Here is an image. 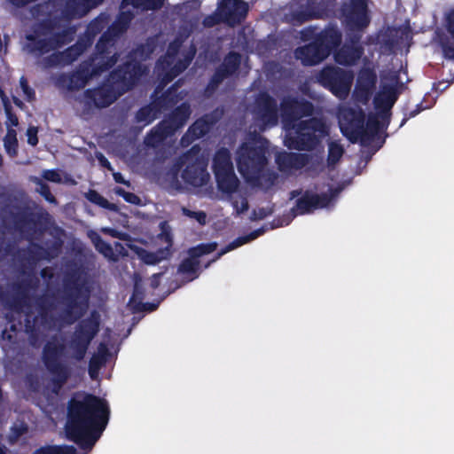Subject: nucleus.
I'll return each instance as SVG.
<instances>
[{"mask_svg":"<svg viewBox=\"0 0 454 454\" xmlns=\"http://www.w3.org/2000/svg\"><path fill=\"white\" fill-rule=\"evenodd\" d=\"M91 290L85 280H81L76 273L67 274L62 282V289L58 295V302L62 307L59 318L66 325L79 321L70 340L73 357L82 361L89 346L99 332L100 316L93 310L82 318L90 306Z\"/></svg>","mask_w":454,"mask_h":454,"instance_id":"nucleus-1","label":"nucleus"},{"mask_svg":"<svg viewBox=\"0 0 454 454\" xmlns=\"http://www.w3.org/2000/svg\"><path fill=\"white\" fill-rule=\"evenodd\" d=\"M109 418L106 400L89 393L74 395L67 403V437L80 449L90 450L105 431Z\"/></svg>","mask_w":454,"mask_h":454,"instance_id":"nucleus-2","label":"nucleus"},{"mask_svg":"<svg viewBox=\"0 0 454 454\" xmlns=\"http://www.w3.org/2000/svg\"><path fill=\"white\" fill-rule=\"evenodd\" d=\"M139 74L140 66L124 62L110 72L105 82L96 88L85 90L79 101L87 111L107 107L138 83Z\"/></svg>","mask_w":454,"mask_h":454,"instance_id":"nucleus-3","label":"nucleus"},{"mask_svg":"<svg viewBox=\"0 0 454 454\" xmlns=\"http://www.w3.org/2000/svg\"><path fill=\"white\" fill-rule=\"evenodd\" d=\"M368 1L350 0L349 7L342 10L348 32L345 43L333 52L335 62L340 66H356L364 53L363 33L371 23Z\"/></svg>","mask_w":454,"mask_h":454,"instance_id":"nucleus-4","label":"nucleus"},{"mask_svg":"<svg viewBox=\"0 0 454 454\" xmlns=\"http://www.w3.org/2000/svg\"><path fill=\"white\" fill-rule=\"evenodd\" d=\"M67 347L58 335H52L43 345L41 360L51 375V391L59 394L64 385L71 378L72 371L62 358L66 356Z\"/></svg>","mask_w":454,"mask_h":454,"instance_id":"nucleus-5","label":"nucleus"},{"mask_svg":"<svg viewBox=\"0 0 454 454\" xmlns=\"http://www.w3.org/2000/svg\"><path fill=\"white\" fill-rule=\"evenodd\" d=\"M104 0H46L31 8L34 16H59L67 21L85 16Z\"/></svg>","mask_w":454,"mask_h":454,"instance_id":"nucleus-6","label":"nucleus"},{"mask_svg":"<svg viewBox=\"0 0 454 454\" xmlns=\"http://www.w3.org/2000/svg\"><path fill=\"white\" fill-rule=\"evenodd\" d=\"M268 141L243 143L237 150V168L245 180L258 177L260 170L268 165Z\"/></svg>","mask_w":454,"mask_h":454,"instance_id":"nucleus-7","label":"nucleus"},{"mask_svg":"<svg viewBox=\"0 0 454 454\" xmlns=\"http://www.w3.org/2000/svg\"><path fill=\"white\" fill-rule=\"evenodd\" d=\"M191 114L190 104L183 102L150 130L145 138V144L153 148L159 146L168 137L182 129L188 121Z\"/></svg>","mask_w":454,"mask_h":454,"instance_id":"nucleus-8","label":"nucleus"},{"mask_svg":"<svg viewBox=\"0 0 454 454\" xmlns=\"http://www.w3.org/2000/svg\"><path fill=\"white\" fill-rule=\"evenodd\" d=\"M199 151L198 145L192 146L180 156L176 163L177 170L186 164L181 176L185 184L193 187H201L209 180V174L207 170V164L202 157L198 155Z\"/></svg>","mask_w":454,"mask_h":454,"instance_id":"nucleus-9","label":"nucleus"},{"mask_svg":"<svg viewBox=\"0 0 454 454\" xmlns=\"http://www.w3.org/2000/svg\"><path fill=\"white\" fill-rule=\"evenodd\" d=\"M353 79L351 71L332 65L323 67L317 74V82L340 99L348 96Z\"/></svg>","mask_w":454,"mask_h":454,"instance_id":"nucleus-10","label":"nucleus"},{"mask_svg":"<svg viewBox=\"0 0 454 454\" xmlns=\"http://www.w3.org/2000/svg\"><path fill=\"white\" fill-rule=\"evenodd\" d=\"M116 64V56L112 57L99 65H91V69L82 68L71 74H60L56 79V85L59 88L66 89L68 91H75L86 86L89 80L109 70Z\"/></svg>","mask_w":454,"mask_h":454,"instance_id":"nucleus-11","label":"nucleus"},{"mask_svg":"<svg viewBox=\"0 0 454 454\" xmlns=\"http://www.w3.org/2000/svg\"><path fill=\"white\" fill-rule=\"evenodd\" d=\"M242 63V55L235 51H229L222 63L215 67L207 84L204 89V96L212 97L224 80L238 75Z\"/></svg>","mask_w":454,"mask_h":454,"instance_id":"nucleus-12","label":"nucleus"},{"mask_svg":"<svg viewBox=\"0 0 454 454\" xmlns=\"http://www.w3.org/2000/svg\"><path fill=\"white\" fill-rule=\"evenodd\" d=\"M280 115L286 125H294L303 117H310L315 106L310 101L295 96H285L279 106Z\"/></svg>","mask_w":454,"mask_h":454,"instance_id":"nucleus-13","label":"nucleus"},{"mask_svg":"<svg viewBox=\"0 0 454 454\" xmlns=\"http://www.w3.org/2000/svg\"><path fill=\"white\" fill-rule=\"evenodd\" d=\"M365 116L362 110L344 108L340 114V128L342 135L352 144L357 143L364 132Z\"/></svg>","mask_w":454,"mask_h":454,"instance_id":"nucleus-14","label":"nucleus"},{"mask_svg":"<svg viewBox=\"0 0 454 454\" xmlns=\"http://www.w3.org/2000/svg\"><path fill=\"white\" fill-rule=\"evenodd\" d=\"M254 114L264 127H273L278 122L277 100L267 91H260L254 100Z\"/></svg>","mask_w":454,"mask_h":454,"instance_id":"nucleus-15","label":"nucleus"},{"mask_svg":"<svg viewBox=\"0 0 454 454\" xmlns=\"http://www.w3.org/2000/svg\"><path fill=\"white\" fill-rule=\"evenodd\" d=\"M217 7L223 23L230 27H235L243 22L249 11L247 3L243 0H221Z\"/></svg>","mask_w":454,"mask_h":454,"instance_id":"nucleus-16","label":"nucleus"},{"mask_svg":"<svg viewBox=\"0 0 454 454\" xmlns=\"http://www.w3.org/2000/svg\"><path fill=\"white\" fill-rule=\"evenodd\" d=\"M332 200V195L323 192L314 193L305 191L303 195L297 199L295 206L292 208L294 215L312 213L315 209L326 207Z\"/></svg>","mask_w":454,"mask_h":454,"instance_id":"nucleus-17","label":"nucleus"},{"mask_svg":"<svg viewBox=\"0 0 454 454\" xmlns=\"http://www.w3.org/2000/svg\"><path fill=\"white\" fill-rule=\"evenodd\" d=\"M310 160L309 154L286 151L278 153L275 157L278 170L284 174H291L293 171L303 168Z\"/></svg>","mask_w":454,"mask_h":454,"instance_id":"nucleus-18","label":"nucleus"},{"mask_svg":"<svg viewBox=\"0 0 454 454\" xmlns=\"http://www.w3.org/2000/svg\"><path fill=\"white\" fill-rule=\"evenodd\" d=\"M47 215L35 214L32 211H23L14 217V223L18 229H27L29 234H43L46 231Z\"/></svg>","mask_w":454,"mask_h":454,"instance_id":"nucleus-19","label":"nucleus"},{"mask_svg":"<svg viewBox=\"0 0 454 454\" xmlns=\"http://www.w3.org/2000/svg\"><path fill=\"white\" fill-rule=\"evenodd\" d=\"M294 57L301 60L303 66L312 67L324 61L328 55L327 51L313 39L309 43L296 48Z\"/></svg>","mask_w":454,"mask_h":454,"instance_id":"nucleus-20","label":"nucleus"},{"mask_svg":"<svg viewBox=\"0 0 454 454\" xmlns=\"http://www.w3.org/2000/svg\"><path fill=\"white\" fill-rule=\"evenodd\" d=\"M397 100L396 90L390 86L382 92H379L373 98L374 108L377 114L384 122L385 128H387L390 122L391 109Z\"/></svg>","mask_w":454,"mask_h":454,"instance_id":"nucleus-21","label":"nucleus"},{"mask_svg":"<svg viewBox=\"0 0 454 454\" xmlns=\"http://www.w3.org/2000/svg\"><path fill=\"white\" fill-rule=\"evenodd\" d=\"M116 41L117 39L114 36L104 32L95 45V52L90 57L91 65H99L114 56H116L117 63L120 59V53L114 51Z\"/></svg>","mask_w":454,"mask_h":454,"instance_id":"nucleus-22","label":"nucleus"},{"mask_svg":"<svg viewBox=\"0 0 454 454\" xmlns=\"http://www.w3.org/2000/svg\"><path fill=\"white\" fill-rule=\"evenodd\" d=\"M157 48V40L154 37H148L145 43L138 44L136 48L131 50L125 62H130L140 66L139 79L147 71L145 66L141 61H145L150 59L151 55L155 51Z\"/></svg>","mask_w":454,"mask_h":454,"instance_id":"nucleus-23","label":"nucleus"},{"mask_svg":"<svg viewBox=\"0 0 454 454\" xmlns=\"http://www.w3.org/2000/svg\"><path fill=\"white\" fill-rule=\"evenodd\" d=\"M319 143L318 137L314 133L307 132L303 129H299L296 125L294 136L286 138V145L290 149L298 151H312Z\"/></svg>","mask_w":454,"mask_h":454,"instance_id":"nucleus-24","label":"nucleus"},{"mask_svg":"<svg viewBox=\"0 0 454 454\" xmlns=\"http://www.w3.org/2000/svg\"><path fill=\"white\" fill-rule=\"evenodd\" d=\"M37 285L38 280H33L31 278H26L13 284L12 289L15 291V295L10 301H6L7 306L15 311H20L23 306L27 304L28 291L37 287Z\"/></svg>","mask_w":454,"mask_h":454,"instance_id":"nucleus-25","label":"nucleus"},{"mask_svg":"<svg viewBox=\"0 0 454 454\" xmlns=\"http://www.w3.org/2000/svg\"><path fill=\"white\" fill-rule=\"evenodd\" d=\"M314 39L330 56L340 45L342 34L336 25H329L318 33Z\"/></svg>","mask_w":454,"mask_h":454,"instance_id":"nucleus-26","label":"nucleus"},{"mask_svg":"<svg viewBox=\"0 0 454 454\" xmlns=\"http://www.w3.org/2000/svg\"><path fill=\"white\" fill-rule=\"evenodd\" d=\"M37 308V316H35L32 321L36 324L39 320V325L46 329H52L57 322V318L51 313L54 309V304L50 301L46 296H40L35 301Z\"/></svg>","mask_w":454,"mask_h":454,"instance_id":"nucleus-27","label":"nucleus"},{"mask_svg":"<svg viewBox=\"0 0 454 454\" xmlns=\"http://www.w3.org/2000/svg\"><path fill=\"white\" fill-rule=\"evenodd\" d=\"M179 87V82H176L160 96L154 98V107L160 112L173 108L182 99V97L178 92Z\"/></svg>","mask_w":454,"mask_h":454,"instance_id":"nucleus-28","label":"nucleus"},{"mask_svg":"<svg viewBox=\"0 0 454 454\" xmlns=\"http://www.w3.org/2000/svg\"><path fill=\"white\" fill-rule=\"evenodd\" d=\"M38 30H35L33 34L26 35L27 43L26 45L27 51L35 56H43L53 51V46L50 36L47 38H41Z\"/></svg>","mask_w":454,"mask_h":454,"instance_id":"nucleus-29","label":"nucleus"},{"mask_svg":"<svg viewBox=\"0 0 454 454\" xmlns=\"http://www.w3.org/2000/svg\"><path fill=\"white\" fill-rule=\"evenodd\" d=\"M132 250L146 265H156L172 255V251H169L168 247H160L155 252H151L145 248L135 246L132 247Z\"/></svg>","mask_w":454,"mask_h":454,"instance_id":"nucleus-30","label":"nucleus"},{"mask_svg":"<svg viewBox=\"0 0 454 454\" xmlns=\"http://www.w3.org/2000/svg\"><path fill=\"white\" fill-rule=\"evenodd\" d=\"M265 232V229L263 227H261L259 229H256L253 231H251L249 234L247 235H245V236H239L238 237L237 239H235L233 241H231V243H229L227 246H225L223 248H222L216 254L215 256L210 260L206 265H205V268H207L210 266L211 263L216 262L217 260H219L223 254H225L226 253L242 246V245H245L255 239H257L258 237H260L261 235H262L263 233Z\"/></svg>","mask_w":454,"mask_h":454,"instance_id":"nucleus-31","label":"nucleus"},{"mask_svg":"<svg viewBox=\"0 0 454 454\" xmlns=\"http://www.w3.org/2000/svg\"><path fill=\"white\" fill-rule=\"evenodd\" d=\"M265 232V229L263 227H261L259 229H256L253 231H251L249 234L247 235H245V236H239L238 237L237 239H235L233 241H231V243H229L227 246H225L223 248H222L216 254L215 256L210 260L206 265H205V268H207L210 266L211 263L216 262L217 260H219L223 254H225L226 253L242 246V245H245L255 239H257L258 237H260L261 235H262L263 233Z\"/></svg>","mask_w":454,"mask_h":454,"instance_id":"nucleus-32","label":"nucleus"},{"mask_svg":"<svg viewBox=\"0 0 454 454\" xmlns=\"http://www.w3.org/2000/svg\"><path fill=\"white\" fill-rule=\"evenodd\" d=\"M217 188L223 193L235 192L239 185L234 168L215 174Z\"/></svg>","mask_w":454,"mask_h":454,"instance_id":"nucleus-33","label":"nucleus"},{"mask_svg":"<svg viewBox=\"0 0 454 454\" xmlns=\"http://www.w3.org/2000/svg\"><path fill=\"white\" fill-rule=\"evenodd\" d=\"M379 116L376 114H370L366 121V126L364 128V132L361 134V137L359 139L361 145H368L372 140L376 137L380 138L379 133L381 129L385 128V123L381 124L379 121Z\"/></svg>","mask_w":454,"mask_h":454,"instance_id":"nucleus-34","label":"nucleus"},{"mask_svg":"<svg viewBox=\"0 0 454 454\" xmlns=\"http://www.w3.org/2000/svg\"><path fill=\"white\" fill-rule=\"evenodd\" d=\"M212 168L214 174L234 168L231 153L227 148L222 147L215 152Z\"/></svg>","mask_w":454,"mask_h":454,"instance_id":"nucleus-35","label":"nucleus"},{"mask_svg":"<svg viewBox=\"0 0 454 454\" xmlns=\"http://www.w3.org/2000/svg\"><path fill=\"white\" fill-rule=\"evenodd\" d=\"M131 20L132 14L130 12H121L105 32L118 39L128 30Z\"/></svg>","mask_w":454,"mask_h":454,"instance_id":"nucleus-36","label":"nucleus"},{"mask_svg":"<svg viewBox=\"0 0 454 454\" xmlns=\"http://www.w3.org/2000/svg\"><path fill=\"white\" fill-rule=\"evenodd\" d=\"M215 121L213 116L209 114H204L203 116L198 118L189 128L188 129L193 135V137L197 139L203 137L206 134H207Z\"/></svg>","mask_w":454,"mask_h":454,"instance_id":"nucleus-37","label":"nucleus"},{"mask_svg":"<svg viewBox=\"0 0 454 454\" xmlns=\"http://www.w3.org/2000/svg\"><path fill=\"white\" fill-rule=\"evenodd\" d=\"M76 27L68 25L60 31L53 33L50 38L54 50L61 48L74 40Z\"/></svg>","mask_w":454,"mask_h":454,"instance_id":"nucleus-38","label":"nucleus"},{"mask_svg":"<svg viewBox=\"0 0 454 454\" xmlns=\"http://www.w3.org/2000/svg\"><path fill=\"white\" fill-rule=\"evenodd\" d=\"M106 22L104 19L96 18L92 20L87 26L84 33L81 37L90 47L92 45L96 36L105 28Z\"/></svg>","mask_w":454,"mask_h":454,"instance_id":"nucleus-39","label":"nucleus"},{"mask_svg":"<svg viewBox=\"0 0 454 454\" xmlns=\"http://www.w3.org/2000/svg\"><path fill=\"white\" fill-rule=\"evenodd\" d=\"M89 48L90 46L81 37H78L74 44L61 51L66 64H72Z\"/></svg>","mask_w":454,"mask_h":454,"instance_id":"nucleus-40","label":"nucleus"},{"mask_svg":"<svg viewBox=\"0 0 454 454\" xmlns=\"http://www.w3.org/2000/svg\"><path fill=\"white\" fill-rule=\"evenodd\" d=\"M278 178V175L270 169L260 170L257 178L246 180L247 182L254 184L262 186L265 189L272 187Z\"/></svg>","mask_w":454,"mask_h":454,"instance_id":"nucleus-41","label":"nucleus"},{"mask_svg":"<svg viewBox=\"0 0 454 454\" xmlns=\"http://www.w3.org/2000/svg\"><path fill=\"white\" fill-rule=\"evenodd\" d=\"M47 18L38 23V28L36 30L43 35H50V36L55 33L57 29L60 27L59 14L53 16H46Z\"/></svg>","mask_w":454,"mask_h":454,"instance_id":"nucleus-42","label":"nucleus"},{"mask_svg":"<svg viewBox=\"0 0 454 454\" xmlns=\"http://www.w3.org/2000/svg\"><path fill=\"white\" fill-rule=\"evenodd\" d=\"M322 0H307L306 10L297 13V19L301 21H307L317 18V13L322 10Z\"/></svg>","mask_w":454,"mask_h":454,"instance_id":"nucleus-43","label":"nucleus"},{"mask_svg":"<svg viewBox=\"0 0 454 454\" xmlns=\"http://www.w3.org/2000/svg\"><path fill=\"white\" fill-rule=\"evenodd\" d=\"M160 112V111H158L156 107H154L153 101L151 105L142 106L138 109L136 114V121L138 123L148 125L157 118V114Z\"/></svg>","mask_w":454,"mask_h":454,"instance_id":"nucleus-44","label":"nucleus"},{"mask_svg":"<svg viewBox=\"0 0 454 454\" xmlns=\"http://www.w3.org/2000/svg\"><path fill=\"white\" fill-rule=\"evenodd\" d=\"M297 126H299L300 130L303 129L309 133L325 132V124L321 118L311 117L307 120L300 121Z\"/></svg>","mask_w":454,"mask_h":454,"instance_id":"nucleus-45","label":"nucleus"},{"mask_svg":"<svg viewBox=\"0 0 454 454\" xmlns=\"http://www.w3.org/2000/svg\"><path fill=\"white\" fill-rule=\"evenodd\" d=\"M33 454H77L72 445H46L36 449Z\"/></svg>","mask_w":454,"mask_h":454,"instance_id":"nucleus-46","label":"nucleus"},{"mask_svg":"<svg viewBox=\"0 0 454 454\" xmlns=\"http://www.w3.org/2000/svg\"><path fill=\"white\" fill-rule=\"evenodd\" d=\"M4 146L6 153L14 158L18 155L19 143L17 139V132L14 129H8L4 137Z\"/></svg>","mask_w":454,"mask_h":454,"instance_id":"nucleus-47","label":"nucleus"},{"mask_svg":"<svg viewBox=\"0 0 454 454\" xmlns=\"http://www.w3.org/2000/svg\"><path fill=\"white\" fill-rule=\"evenodd\" d=\"M217 248L216 242L200 243L195 247L189 248L188 254L191 257L199 260L200 257L208 254L215 251Z\"/></svg>","mask_w":454,"mask_h":454,"instance_id":"nucleus-48","label":"nucleus"},{"mask_svg":"<svg viewBox=\"0 0 454 454\" xmlns=\"http://www.w3.org/2000/svg\"><path fill=\"white\" fill-rule=\"evenodd\" d=\"M135 8H141L145 11L160 10L163 5L165 0H126Z\"/></svg>","mask_w":454,"mask_h":454,"instance_id":"nucleus-49","label":"nucleus"},{"mask_svg":"<svg viewBox=\"0 0 454 454\" xmlns=\"http://www.w3.org/2000/svg\"><path fill=\"white\" fill-rule=\"evenodd\" d=\"M376 82V75L372 70L365 69L361 71L358 76V82L360 85H364L366 88H360V91L364 93V97L367 98L369 87H372Z\"/></svg>","mask_w":454,"mask_h":454,"instance_id":"nucleus-50","label":"nucleus"},{"mask_svg":"<svg viewBox=\"0 0 454 454\" xmlns=\"http://www.w3.org/2000/svg\"><path fill=\"white\" fill-rule=\"evenodd\" d=\"M344 153L343 147L336 143L331 142L328 146L327 164L328 166H333L339 162Z\"/></svg>","mask_w":454,"mask_h":454,"instance_id":"nucleus-51","label":"nucleus"},{"mask_svg":"<svg viewBox=\"0 0 454 454\" xmlns=\"http://www.w3.org/2000/svg\"><path fill=\"white\" fill-rule=\"evenodd\" d=\"M199 266L200 261L189 256L180 262L178 266V272L188 275L196 274L199 270Z\"/></svg>","mask_w":454,"mask_h":454,"instance_id":"nucleus-52","label":"nucleus"},{"mask_svg":"<svg viewBox=\"0 0 454 454\" xmlns=\"http://www.w3.org/2000/svg\"><path fill=\"white\" fill-rule=\"evenodd\" d=\"M88 200L90 202L101 207L102 208L109 210L116 209V206L114 204L110 203L105 197L99 194L97 191H90L88 193Z\"/></svg>","mask_w":454,"mask_h":454,"instance_id":"nucleus-53","label":"nucleus"},{"mask_svg":"<svg viewBox=\"0 0 454 454\" xmlns=\"http://www.w3.org/2000/svg\"><path fill=\"white\" fill-rule=\"evenodd\" d=\"M25 331L28 334V340L31 346L36 347L39 340V331L35 321L29 318L25 319Z\"/></svg>","mask_w":454,"mask_h":454,"instance_id":"nucleus-54","label":"nucleus"},{"mask_svg":"<svg viewBox=\"0 0 454 454\" xmlns=\"http://www.w3.org/2000/svg\"><path fill=\"white\" fill-rule=\"evenodd\" d=\"M106 359H101L97 356H91L89 361L88 372L91 380H96L98 376L99 371L106 364Z\"/></svg>","mask_w":454,"mask_h":454,"instance_id":"nucleus-55","label":"nucleus"},{"mask_svg":"<svg viewBox=\"0 0 454 454\" xmlns=\"http://www.w3.org/2000/svg\"><path fill=\"white\" fill-rule=\"evenodd\" d=\"M25 385L30 392L39 393L41 390V381L37 374L27 373L24 379Z\"/></svg>","mask_w":454,"mask_h":454,"instance_id":"nucleus-56","label":"nucleus"},{"mask_svg":"<svg viewBox=\"0 0 454 454\" xmlns=\"http://www.w3.org/2000/svg\"><path fill=\"white\" fill-rule=\"evenodd\" d=\"M43 62L46 67H54L67 65L61 51L51 53V55L45 57Z\"/></svg>","mask_w":454,"mask_h":454,"instance_id":"nucleus-57","label":"nucleus"},{"mask_svg":"<svg viewBox=\"0 0 454 454\" xmlns=\"http://www.w3.org/2000/svg\"><path fill=\"white\" fill-rule=\"evenodd\" d=\"M93 243L96 249L105 256H110L113 254V248L111 245L105 241L101 236L97 234L95 239H93Z\"/></svg>","mask_w":454,"mask_h":454,"instance_id":"nucleus-58","label":"nucleus"},{"mask_svg":"<svg viewBox=\"0 0 454 454\" xmlns=\"http://www.w3.org/2000/svg\"><path fill=\"white\" fill-rule=\"evenodd\" d=\"M35 184L38 185V192L45 200L53 203L56 202V198L51 193L50 186L39 178H36Z\"/></svg>","mask_w":454,"mask_h":454,"instance_id":"nucleus-59","label":"nucleus"},{"mask_svg":"<svg viewBox=\"0 0 454 454\" xmlns=\"http://www.w3.org/2000/svg\"><path fill=\"white\" fill-rule=\"evenodd\" d=\"M4 113L6 115L5 125L8 129H12V127H17L19 125V118L16 114L13 112L12 105H7L4 107Z\"/></svg>","mask_w":454,"mask_h":454,"instance_id":"nucleus-60","label":"nucleus"},{"mask_svg":"<svg viewBox=\"0 0 454 454\" xmlns=\"http://www.w3.org/2000/svg\"><path fill=\"white\" fill-rule=\"evenodd\" d=\"M29 257L33 260H39L47 254V250L40 244L32 243L27 249Z\"/></svg>","mask_w":454,"mask_h":454,"instance_id":"nucleus-61","label":"nucleus"},{"mask_svg":"<svg viewBox=\"0 0 454 454\" xmlns=\"http://www.w3.org/2000/svg\"><path fill=\"white\" fill-rule=\"evenodd\" d=\"M220 23H223V20L218 7L214 13L207 15L203 20V25L207 27H212Z\"/></svg>","mask_w":454,"mask_h":454,"instance_id":"nucleus-62","label":"nucleus"},{"mask_svg":"<svg viewBox=\"0 0 454 454\" xmlns=\"http://www.w3.org/2000/svg\"><path fill=\"white\" fill-rule=\"evenodd\" d=\"M20 85L27 102H32L35 100V92L34 89H32L29 86L27 80L25 76L20 77Z\"/></svg>","mask_w":454,"mask_h":454,"instance_id":"nucleus-63","label":"nucleus"},{"mask_svg":"<svg viewBox=\"0 0 454 454\" xmlns=\"http://www.w3.org/2000/svg\"><path fill=\"white\" fill-rule=\"evenodd\" d=\"M440 45L443 57L447 59L454 60V45L449 41V39L441 40Z\"/></svg>","mask_w":454,"mask_h":454,"instance_id":"nucleus-64","label":"nucleus"}]
</instances>
